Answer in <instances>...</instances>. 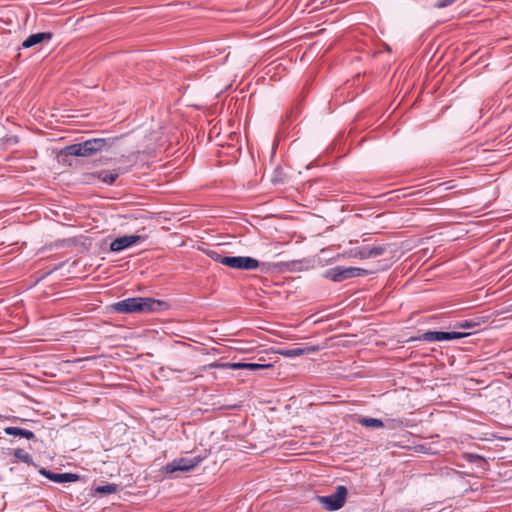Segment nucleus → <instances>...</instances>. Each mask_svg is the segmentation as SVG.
Instances as JSON below:
<instances>
[{
    "label": "nucleus",
    "instance_id": "f257e3e1",
    "mask_svg": "<svg viewBox=\"0 0 512 512\" xmlns=\"http://www.w3.org/2000/svg\"><path fill=\"white\" fill-rule=\"evenodd\" d=\"M120 139H122V136L92 138L80 143L68 145L64 148L63 152L65 155L69 156L89 157L98 152L111 150Z\"/></svg>",
    "mask_w": 512,
    "mask_h": 512
},
{
    "label": "nucleus",
    "instance_id": "f03ea898",
    "mask_svg": "<svg viewBox=\"0 0 512 512\" xmlns=\"http://www.w3.org/2000/svg\"><path fill=\"white\" fill-rule=\"evenodd\" d=\"M166 307L164 301L142 297L127 298L112 304L113 310L122 314L159 312Z\"/></svg>",
    "mask_w": 512,
    "mask_h": 512
},
{
    "label": "nucleus",
    "instance_id": "7ed1b4c3",
    "mask_svg": "<svg viewBox=\"0 0 512 512\" xmlns=\"http://www.w3.org/2000/svg\"><path fill=\"white\" fill-rule=\"evenodd\" d=\"M211 257L220 264L237 270H254L260 268V271L267 273L271 267L276 268L278 264H270L259 262L257 259L249 256H222L216 252H212Z\"/></svg>",
    "mask_w": 512,
    "mask_h": 512
},
{
    "label": "nucleus",
    "instance_id": "20e7f679",
    "mask_svg": "<svg viewBox=\"0 0 512 512\" xmlns=\"http://www.w3.org/2000/svg\"><path fill=\"white\" fill-rule=\"evenodd\" d=\"M371 273V271L363 268L336 266L326 270L323 276L333 282L340 283L347 279L367 276Z\"/></svg>",
    "mask_w": 512,
    "mask_h": 512
},
{
    "label": "nucleus",
    "instance_id": "39448f33",
    "mask_svg": "<svg viewBox=\"0 0 512 512\" xmlns=\"http://www.w3.org/2000/svg\"><path fill=\"white\" fill-rule=\"evenodd\" d=\"M348 490L345 486L339 485L336 487L335 493L327 496H316L317 502L328 511H337L341 509L347 498Z\"/></svg>",
    "mask_w": 512,
    "mask_h": 512
},
{
    "label": "nucleus",
    "instance_id": "423d86ee",
    "mask_svg": "<svg viewBox=\"0 0 512 512\" xmlns=\"http://www.w3.org/2000/svg\"><path fill=\"white\" fill-rule=\"evenodd\" d=\"M204 458L205 457H202L200 455L192 458H177L174 459L172 462L167 463L164 466L163 471L166 474H173L175 472H189L196 468L204 460Z\"/></svg>",
    "mask_w": 512,
    "mask_h": 512
},
{
    "label": "nucleus",
    "instance_id": "0eeeda50",
    "mask_svg": "<svg viewBox=\"0 0 512 512\" xmlns=\"http://www.w3.org/2000/svg\"><path fill=\"white\" fill-rule=\"evenodd\" d=\"M471 333L452 331V332H444V331H427L420 335L417 339L426 342H441V341H451L456 339H461L469 336Z\"/></svg>",
    "mask_w": 512,
    "mask_h": 512
},
{
    "label": "nucleus",
    "instance_id": "6e6552de",
    "mask_svg": "<svg viewBox=\"0 0 512 512\" xmlns=\"http://www.w3.org/2000/svg\"><path fill=\"white\" fill-rule=\"evenodd\" d=\"M145 240L144 236L141 235H124L116 238L110 244L111 252H121L139 242Z\"/></svg>",
    "mask_w": 512,
    "mask_h": 512
},
{
    "label": "nucleus",
    "instance_id": "1a4fd4ad",
    "mask_svg": "<svg viewBox=\"0 0 512 512\" xmlns=\"http://www.w3.org/2000/svg\"><path fill=\"white\" fill-rule=\"evenodd\" d=\"M38 472H39V474L46 477L50 481L56 482V483L76 482L80 478L78 474L69 473V472L55 473V472H52L44 467L39 468Z\"/></svg>",
    "mask_w": 512,
    "mask_h": 512
},
{
    "label": "nucleus",
    "instance_id": "9d476101",
    "mask_svg": "<svg viewBox=\"0 0 512 512\" xmlns=\"http://www.w3.org/2000/svg\"><path fill=\"white\" fill-rule=\"evenodd\" d=\"M128 171H129V168L119 167L117 169H114L113 171H99V172L91 173L90 177L97 178L100 181H102L108 185H112L115 183V181L121 174H124Z\"/></svg>",
    "mask_w": 512,
    "mask_h": 512
},
{
    "label": "nucleus",
    "instance_id": "9b49d317",
    "mask_svg": "<svg viewBox=\"0 0 512 512\" xmlns=\"http://www.w3.org/2000/svg\"><path fill=\"white\" fill-rule=\"evenodd\" d=\"M318 351V347L311 346L306 348H291V349H280L278 353L287 358H295L304 354H309Z\"/></svg>",
    "mask_w": 512,
    "mask_h": 512
},
{
    "label": "nucleus",
    "instance_id": "f8f14e48",
    "mask_svg": "<svg viewBox=\"0 0 512 512\" xmlns=\"http://www.w3.org/2000/svg\"><path fill=\"white\" fill-rule=\"evenodd\" d=\"M4 433L6 435H10V436H18V437H22V438H25L28 440L37 441L36 435L31 430L24 429L21 427H14V426L6 427V428H4Z\"/></svg>",
    "mask_w": 512,
    "mask_h": 512
},
{
    "label": "nucleus",
    "instance_id": "ddd939ff",
    "mask_svg": "<svg viewBox=\"0 0 512 512\" xmlns=\"http://www.w3.org/2000/svg\"><path fill=\"white\" fill-rule=\"evenodd\" d=\"M356 422L367 428H383L384 421L378 418L366 417V416H358Z\"/></svg>",
    "mask_w": 512,
    "mask_h": 512
},
{
    "label": "nucleus",
    "instance_id": "4468645a",
    "mask_svg": "<svg viewBox=\"0 0 512 512\" xmlns=\"http://www.w3.org/2000/svg\"><path fill=\"white\" fill-rule=\"evenodd\" d=\"M52 34H30V36L22 43L23 48H30L43 41H49Z\"/></svg>",
    "mask_w": 512,
    "mask_h": 512
},
{
    "label": "nucleus",
    "instance_id": "2eb2a0df",
    "mask_svg": "<svg viewBox=\"0 0 512 512\" xmlns=\"http://www.w3.org/2000/svg\"><path fill=\"white\" fill-rule=\"evenodd\" d=\"M13 455L17 461H21L25 464L31 465L35 468L38 467V465L34 462L32 456L23 448H16L13 450Z\"/></svg>",
    "mask_w": 512,
    "mask_h": 512
},
{
    "label": "nucleus",
    "instance_id": "dca6fc26",
    "mask_svg": "<svg viewBox=\"0 0 512 512\" xmlns=\"http://www.w3.org/2000/svg\"><path fill=\"white\" fill-rule=\"evenodd\" d=\"M349 257L360 260L369 259V246L355 247L349 250Z\"/></svg>",
    "mask_w": 512,
    "mask_h": 512
},
{
    "label": "nucleus",
    "instance_id": "f3484780",
    "mask_svg": "<svg viewBox=\"0 0 512 512\" xmlns=\"http://www.w3.org/2000/svg\"><path fill=\"white\" fill-rule=\"evenodd\" d=\"M481 321L479 319H469L458 321L454 324V328L456 329H474L479 327Z\"/></svg>",
    "mask_w": 512,
    "mask_h": 512
},
{
    "label": "nucleus",
    "instance_id": "a211bd4d",
    "mask_svg": "<svg viewBox=\"0 0 512 512\" xmlns=\"http://www.w3.org/2000/svg\"><path fill=\"white\" fill-rule=\"evenodd\" d=\"M118 491V485L116 484H106V485H100L95 488V492L100 495H107L116 493Z\"/></svg>",
    "mask_w": 512,
    "mask_h": 512
},
{
    "label": "nucleus",
    "instance_id": "6ab92c4d",
    "mask_svg": "<svg viewBox=\"0 0 512 512\" xmlns=\"http://www.w3.org/2000/svg\"><path fill=\"white\" fill-rule=\"evenodd\" d=\"M405 426V423L401 419H387L384 422V427L390 430L399 429L401 427Z\"/></svg>",
    "mask_w": 512,
    "mask_h": 512
},
{
    "label": "nucleus",
    "instance_id": "aec40b11",
    "mask_svg": "<svg viewBox=\"0 0 512 512\" xmlns=\"http://www.w3.org/2000/svg\"><path fill=\"white\" fill-rule=\"evenodd\" d=\"M272 366L273 365L271 363L245 362V369H248V370L267 369V368H271Z\"/></svg>",
    "mask_w": 512,
    "mask_h": 512
},
{
    "label": "nucleus",
    "instance_id": "412c9836",
    "mask_svg": "<svg viewBox=\"0 0 512 512\" xmlns=\"http://www.w3.org/2000/svg\"><path fill=\"white\" fill-rule=\"evenodd\" d=\"M386 252V246H369V258H375L383 255Z\"/></svg>",
    "mask_w": 512,
    "mask_h": 512
},
{
    "label": "nucleus",
    "instance_id": "4be33fe9",
    "mask_svg": "<svg viewBox=\"0 0 512 512\" xmlns=\"http://www.w3.org/2000/svg\"><path fill=\"white\" fill-rule=\"evenodd\" d=\"M465 458L469 463H477L478 461H484V458L482 456L473 453L466 454Z\"/></svg>",
    "mask_w": 512,
    "mask_h": 512
},
{
    "label": "nucleus",
    "instance_id": "5701e85b",
    "mask_svg": "<svg viewBox=\"0 0 512 512\" xmlns=\"http://www.w3.org/2000/svg\"><path fill=\"white\" fill-rule=\"evenodd\" d=\"M3 142L7 146H14L19 142V138L17 136H9V137L3 138Z\"/></svg>",
    "mask_w": 512,
    "mask_h": 512
},
{
    "label": "nucleus",
    "instance_id": "b1692460",
    "mask_svg": "<svg viewBox=\"0 0 512 512\" xmlns=\"http://www.w3.org/2000/svg\"><path fill=\"white\" fill-rule=\"evenodd\" d=\"M455 2H456V0H438L436 3V7L437 8H446L448 6H451Z\"/></svg>",
    "mask_w": 512,
    "mask_h": 512
},
{
    "label": "nucleus",
    "instance_id": "393cba45",
    "mask_svg": "<svg viewBox=\"0 0 512 512\" xmlns=\"http://www.w3.org/2000/svg\"><path fill=\"white\" fill-rule=\"evenodd\" d=\"M230 367L232 369H235V370H238V369H245V362H236V363H231L230 364Z\"/></svg>",
    "mask_w": 512,
    "mask_h": 512
},
{
    "label": "nucleus",
    "instance_id": "a878e982",
    "mask_svg": "<svg viewBox=\"0 0 512 512\" xmlns=\"http://www.w3.org/2000/svg\"><path fill=\"white\" fill-rule=\"evenodd\" d=\"M442 186H444V190H449V189L453 188L452 185H447V183L439 184V187H442Z\"/></svg>",
    "mask_w": 512,
    "mask_h": 512
},
{
    "label": "nucleus",
    "instance_id": "bb28decb",
    "mask_svg": "<svg viewBox=\"0 0 512 512\" xmlns=\"http://www.w3.org/2000/svg\"><path fill=\"white\" fill-rule=\"evenodd\" d=\"M316 32L322 33V32H325V29L322 28V29L317 30Z\"/></svg>",
    "mask_w": 512,
    "mask_h": 512
}]
</instances>
